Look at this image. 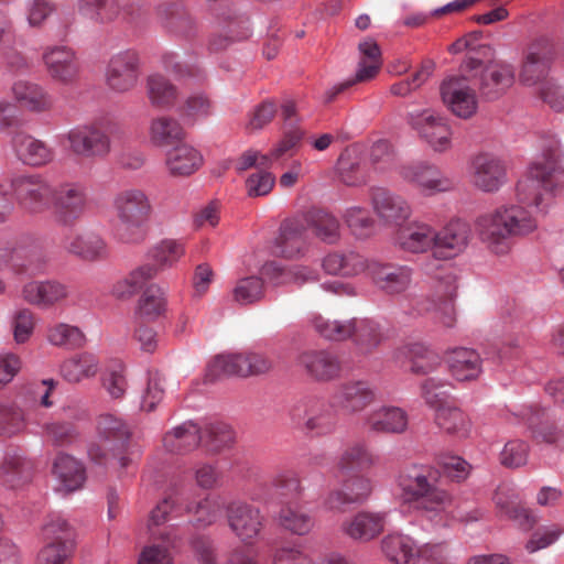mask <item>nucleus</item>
I'll return each instance as SVG.
<instances>
[{
    "mask_svg": "<svg viewBox=\"0 0 564 564\" xmlns=\"http://www.w3.org/2000/svg\"><path fill=\"white\" fill-rule=\"evenodd\" d=\"M46 338L53 346L67 350L83 348L86 344V336L77 326L58 323L47 328Z\"/></svg>",
    "mask_w": 564,
    "mask_h": 564,
    "instance_id": "53",
    "label": "nucleus"
},
{
    "mask_svg": "<svg viewBox=\"0 0 564 564\" xmlns=\"http://www.w3.org/2000/svg\"><path fill=\"white\" fill-rule=\"evenodd\" d=\"M350 338H352L358 351L364 355L371 354L384 339L383 330L379 323L370 318L349 319Z\"/></svg>",
    "mask_w": 564,
    "mask_h": 564,
    "instance_id": "35",
    "label": "nucleus"
},
{
    "mask_svg": "<svg viewBox=\"0 0 564 564\" xmlns=\"http://www.w3.org/2000/svg\"><path fill=\"white\" fill-rule=\"evenodd\" d=\"M451 375L458 381H471L482 371V359L473 348L456 347L446 352Z\"/></svg>",
    "mask_w": 564,
    "mask_h": 564,
    "instance_id": "31",
    "label": "nucleus"
},
{
    "mask_svg": "<svg viewBox=\"0 0 564 564\" xmlns=\"http://www.w3.org/2000/svg\"><path fill=\"white\" fill-rule=\"evenodd\" d=\"M263 280L259 276L240 279L234 291V300L240 305H249L259 302L263 297Z\"/></svg>",
    "mask_w": 564,
    "mask_h": 564,
    "instance_id": "63",
    "label": "nucleus"
},
{
    "mask_svg": "<svg viewBox=\"0 0 564 564\" xmlns=\"http://www.w3.org/2000/svg\"><path fill=\"white\" fill-rule=\"evenodd\" d=\"M202 437V427L189 420L166 432L163 437V445L171 453L186 454L200 444Z\"/></svg>",
    "mask_w": 564,
    "mask_h": 564,
    "instance_id": "33",
    "label": "nucleus"
},
{
    "mask_svg": "<svg viewBox=\"0 0 564 564\" xmlns=\"http://www.w3.org/2000/svg\"><path fill=\"white\" fill-rule=\"evenodd\" d=\"M62 243L68 253L84 261H99L108 256L105 240L91 231L68 235L63 239Z\"/></svg>",
    "mask_w": 564,
    "mask_h": 564,
    "instance_id": "30",
    "label": "nucleus"
},
{
    "mask_svg": "<svg viewBox=\"0 0 564 564\" xmlns=\"http://www.w3.org/2000/svg\"><path fill=\"white\" fill-rule=\"evenodd\" d=\"M365 261L357 252H333L323 259L322 265L328 274L354 276L365 271Z\"/></svg>",
    "mask_w": 564,
    "mask_h": 564,
    "instance_id": "48",
    "label": "nucleus"
},
{
    "mask_svg": "<svg viewBox=\"0 0 564 564\" xmlns=\"http://www.w3.org/2000/svg\"><path fill=\"white\" fill-rule=\"evenodd\" d=\"M123 0H78L79 12L105 23L120 18Z\"/></svg>",
    "mask_w": 564,
    "mask_h": 564,
    "instance_id": "54",
    "label": "nucleus"
},
{
    "mask_svg": "<svg viewBox=\"0 0 564 564\" xmlns=\"http://www.w3.org/2000/svg\"><path fill=\"white\" fill-rule=\"evenodd\" d=\"M155 14L162 29L172 37L192 43L199 36L197 19L183 4L161 3L155 8Z\"/></svg>",
    "mask_w": 564,
    "mask_h": 564,
    "instance_id": "13",
    "label": "nucleus"
},
{
    "mask_svg": "<svg viewBox=\"0 0 564 564\" xmlns=\"http://www.w3.org/2000/svg\"><path fill=\"white\" fill-rule=\"evenodd\" d=\"M381 549L387 558L395 564H409L420 552L412 538L400 533L384 536Z\"/></svg>",
    "mask_w": 564,
    "mask_h": 564,
    "instance_id": "46",
    "label": "nucleus"
},
{
    "mask_svg": "<svg viewBox=\"0 0 564 564\" xmlns=\"http://www.w3.org/2000/svg\"><path fill=\"white\" fill-rule=\"evenodd\" d=\"M474 184L484 192H495L506 182V166L489 153H480L473 160Z\"/></svg>",
    "mask_w": 564,
    "mask_h": 564,
    "instance_id": "28",
    "label": "nucleus"
},
{
    "mask_svg": "<svg viewBox=\"0 0 564 564\" xmlns=\"http://www.w3.org/2000/svg\"><path fill=\"white\" fill-rule=\"evenodd\" d=\"M344 218L351 234L357 238H367L375 230V220L364 207L347 208Z\"/></svg>",
    "mask_w": 564,
    "mask_h": 564,
    "instance_id": "64",
    "label": "nucleus"
},
{
    "mask_svg": "<svg viewBox=\"0 0 564 564\" xmlns=\"http://www.w3.org/2000/svg\"><path fill=\"white\" fill-rule=\"evenodd\" d=\"M435 422L448 434L465 436L468 432V420L464 412L456 406H440L435 413Z\"/></svg>",
    "mask_w": 564,
    "mask_h": 564,
    "instance_id": "59",
    "label": "nucleus"
},
{
    "mask_svg": "<svg viewBox=\"0 0 564 564\" xmlns=\"http://www.w3.org/2000/svg\"><path fill=\"white\" fill-rule=\"evenodd\" d=\"M42 535L46 543H56L62 546L74 544V534L68 522L59 516H52L42 528Z\"/></svg>",
    "mask_w": 564,
    "mask_h": 564,
    "instance_id": "60",
    "label": "nucleus"
},
{
    "mask_svg": "<svg viewBox=\"0 0 564 564\" xmlns=\"http://www.w3.org/2000/svg\"><path fill=\"white\" fill-rule=\"evenodd\" d=\"M305 225L318 240L334 245L340 238V224L336 216L321 208H312L304 215Z\"/></svg>",
    "mask_w": 564,
    "mask_h": 564,
    "instance_id": "36",
    "label": "nucleus"
},
{
    "mask_svg": "<svg viewBox=\"0 0 564 564\" xmlns=\"http://www.w3.org/2000/svg\"><path fill=\"white\" fill-rule=\"evenodd\" d=\"M343 479V489L329 492L325 506L329 510L344 512L347 507L365 501L371 491L370 480L357 474Z\"/></svg>",
    "mask_w": 564,
    "mask_h": 564,
    "instance_id": "26",
    "label": "nucleus"
},
{
    "mask_svg": "<svg viewBox=\"0 0 564 564\" xmlns=\"http://www.w3.org/2000/svg\"><path fill=\"white\" fill-rule=\"evenodd\" d=\"M227 517L230 529L243 542H251L256 539L263 525L260 510L240 501L228 505Z\"/></svg>",
    "mask_w": 564,
    "mask_h": 564,
    "instance_id": "23",
    "label": "nucleus"
},
{
    "mask_svg": "<svg viewBox=\"0 0 564 564\" xmlns=\"http://www.w3.org/2000/svg\"><path fill=\"white\" fill-rule=\"evenodd\" d=\"M305 225L296 218L285 219L280 226L276 238L279 253L288 259L301 256L305 249Z\"/></svg>",
    "mask_w": 564,
    "mask_h": 564,
    "instance_id": "34",
    "label": "nucleus"
},
{
    "mask_svg": "<svg viewBox=\"0 0 564 564\" xmlns=\"http://www.w3.org/2000/svg\"><path fill=\"white\" fill-rule=\"evenodd\" d=\"M245 364V354L218 355L207 366L205 382L214 383L221 378L231 376L246 377L248 368Z\"/></svg>",
    "mask_w": 564,
    "mask_h": 564,
    "instance_id": "43",
    "label": "nucleus"
},
{
    "mask_svg": "<svg viewBox=\"0 0 564 564\" xmlns=\"http://www.w3.org/2000/svg\"><path fill=\"white\" fill-rule=\"evenodd\" d=\"M463 73L479 70L478 90L480 96L488 101H494L503 96L512 87L516 80L514 67L505 62H489L485 64L477 56H467L460 65Z\"/></svg>",
    "mask_w": 564,
    "mask_h": 564,
    "instance_id": "7",
    "label": "nucleus"
},
{
    "mask_svg": "<svg viewBox=\"0 0 564 564\" xmlns=\"http://www.w3.org/2000/svg\"><path fill=\"white\" fill-rule=\"evenodd\" d=\"M435 63L432 59L422 62L421 67L411 77L394 83L390 87V93L394 96L405 97L420 88L433 74Z\"/></svg>",
    "mask_w": 564,
    "mask_h": 564,
    "instance_id": "62",
    "label": "nucleus"
},
{
    "mask_svg": "<svg viewBox=\"0 0 564 564\" xmlns=\"http://www.w3.org/2000/svg\"><path fill=\"white\" fill-rule=\"evenodd\" d=\"M552 64V51L546 41L532 43L523 61L519 79L525 86H541L549 80L547 75ZM552 80V78H550Z\"/></svg>",
    "mask_w": 564,
    "mask_h": 564,
    "instance_id": "21",
    "label": "nucleus"
},
{
    "mask_svg": "<svg viewBox=\"0 0 564 564\" xmlns=\"http://www.w3.org/2000/svg\"><path fill=\"white\" fill-rule=\"evenodd\" d=\"M11 143L18 159L26 165L43 166L54 158L53 150L45 142L26 133H15Z\"/></svg>",
    "mask_w": 564,
    "mask_h": 564,
    "instance_id": "32",
    "label": "nucleus"
},
{
    "mask_svg": "<svg viewBox=\"0 0 564 564\" xmlns=\"http://www.w3.org/2000/svg\"><path fill=\"white\" fill-rule=\"evenodd\" d=\"M184 137L181 124L172 118L161 117L152 121L151 140L156 145H173Z\"/></svg>",
    "mask_w": 564,
    "mask_h": 564,
    "instance_id": "58",
    "label": "nucleus"
},
{
    "mask_svg": "<svg viewBox=\"0 0 564 564\" xmlns=\"http://www.w3.org/2000/svg\"><path fill=\"white\" fill-rule=\"evenodd\" d=\"M53 474L68 492L80 489L86 481L84 465L73 456L59 453L53 464Z\"/></svg>",
    "mask_w": 564,
    "mask_h": 564,
    "instance_id": "37",
    "label": "nucleus"
},
{
    "mask_svg": "<svg viewBox=\"0 0 564 564\" xmlns=\"http://www.w3.org/2000/svg\"><path fill=\"white\" fill-rule=\"evenodd\" d=\"M98 371V360L95 355L83 352L69 359H66L61 365V375L63 378L72 383H77L80 380L94 377Z\"/></svg>",
    "mask_w": 564,
    "mask_h": 564,
    "instance_id": "50",
    "label": "nucleus"
},
{
    "mask_svg": "<svg viewBox=\"0 0 564 564\" xmlns=\"http://www.w3.org/2000/svg\"><path fill=\"white\" fill-rule=\"evenodd\" d=\"M149 97L158 107H170L174 104L176 87L162 75H152L148 78Z\"/></svg>",
    "mask_w": 564,
    "mask_h": 564,
    "instance_id": "61",
    "label": "nucleus"
},
{
    "mask_svg": "<svg viewBox=\"0 0 564 564\" xmlns=\"http://www.w3.org/2000/svg\"><path fill=\"white\" fill-rule=\"evenodd\" d=\"M97 431L100 442L111 452L119 468H128L132 464V433L127 423L112 414H101L97 421Z\"/></svg>",
    "mask_w": 564,
    "mask_h": 564,
    "instance_id": "10",
    "label": "nucleus"
},
{
    "mask_svg": "<svg viewBox=\"0 0 564 564\" xmlns=\"http://www.w3.org/2000/svg\"><path fill=\"white\" fill-rule=\"evenodd\" d=\"M200 444L209 452H219L234 443V431L227 423L213 422L202 429Z\"/></svg>",
    "mask_w": 564,
    "mask_h": 564,
    "instance_id": "57",
    "label": "nucleus"
},
{
    "mask_svg": "<svg viewBox=\"0 0 564 564\" xmlns=\"http://www.w3.org/2000/svg\"><path fill=\"white\" fill-rule=\"evenodd\" d=\"M280 525L293 534L305 535L313 525V518L297 505L283 506L279 513Z\"/></svg>",
    "mask_w": 564,
    "mask_h": 564,
    "instance_id": "55",
    "label": "nucleus"
},
{
    "mask_svg": "<svg viewBox=\"0 0 564 564\" xmlns=\"http://www.w3.org/2000/svg\"><path fill=\"white\" fill-rule=\"evenodd\" d=\"M520 423L528 425L532 437L538 442L547 444H564V431L560 430L555 423L550 421L545 409L538 406H525L521 410Z\"/></svg>",
    "mask_w": 564,
    "mask_h": 564,
    "instance_id": "27",
    "label": "nucleus"
},
{
    "mask_svg": "<svg viewBox=\"0 0 564 564\" xmlns=\"http://www.w3.org/2000/svg\"><path fill=\"white\" fill-rule=\"evenodd\" d=\"M47 74L55 83L70 86L80 75L82 65L76 52L65 45L48 46L43 52Z\"/></svg>",
    "mask_w": 564,
    "mask_h": 564,
    "instance_id": "17",
    "label": "nucleus"
},
{
    "mask_svg": "<svg viewBox=\"0 0 564 564\" xmlns=\"http://www.w3.org/2000/svg\"><path fill=\"white\" fill-rule=\"evenodd\" d=\"M10 186L19 207L25 213L42 214L51 208L53 186L43 175H17Z\"/></svg>",
    "mask_w": 564,
    "mask_h": 564,
    "instance_id": "8",
    "label": "nucleus"
},
{
    "mask_svg": "<svg viewBox=\"0 0 564 564\" xmlns=\"http://www.w3.org/2000/svg\"><path fill=\"white\" fill-rule=\"evenodd\" d=\"M69 149L83 158L104 156L110 150L109 137L98 128L78 126L67 133Z\"/></svg>",
    "mask_w": 564,
    "mask_h": 564,
    "instance_id": "22",
    "label": "nucleus"
},
{
    "mask_svg": "<svg viewBox=\"0 0 564 564\" xmlns=\"http://www.w3.org/2000/svg\"><path fill=\"white\" fill-rule=\"evenodd\" d=\"M440 91L443 102L455 116L468 119L476 113L478 108L477 97L465 76L443 80Z\"/></svg>",
    "mask_w": 564,
    "mask_h": 564,
    "instance_id": "18",
    "label": "nucleus"
},
{
    "mask_svg": "<svg viewBox=\"0 0 564 564\" xmlns=\"http://www.w3.org/2000/svg\"><path fill=\"white\" fill-rule=\"evenodd\" d=\"M51 206L58 225L73 227L87 207L85 186L79 183H62L53 187Z\"/></svg>",
    "mask_w": 564,
    "mask_h": 564,
    "instance_id": "11",
    "label": "nucleus"
},
{
    "mask_svg": "<svg viewBox=\"0 0 564 564\" xmlns=\"http://www.w3.org/2000/svg\"><path fill=\"white\" fill-rule=\"evenodd\" d=\"M411 180L427 194L446 192L453 187V182L433 165H417L413 167Z\"/></svg>",
    "mask_w": 564,
    "mask_h": 564,
    "instance_id": "51",
    "label": "nucleus"
},
{
    "mask_svg": "<svg viewBox=\"0 0 564 564\" xmlns=\"http://www.w3.org/2000/svg\"><path fill=\"white\" fill-rule=\"evenodd\" d=\"M371 202L375 212L387 224L401 225L411 214L409 204L387 188L375 187L371 189Z\"/></svg>",
    "mask_w": 564,
    "mask_h": 564,
    "instance_id": "29",
    "label": "nucleus"
},
{
    "mask_svg": "<svg viewBox=\"0 0 564 564\" xmlns=\"http://www.w3.org/2000/svg\"><path fill=\"white\" fill-rule=\"evenodd\" d=\"M297 365L313 380L328 382L341 372V361L337 354L327 349H312L301 352Z\"/></svg>",
    "mask_w": 564,
    "mask_h": 564,
    "instance_id": "19",
    "label": "nucleus"
},
{
    "mask_svg": "<svg viewBox=\"0 0 564 564\" xmlns=\"http://www.w3.org/2000/svg\"><path fill=\"white\" fill-rule=\"evenodd\" d=\"M214 15L220 28L208 35L206 47L209 54L221 53L251 36L250 19L247 14L227 9Z\"/></svg>",
    "mask_w": 564,
    "mask_h": 564,
    "instance_id": "9",
    "label": "nucleus"
},
{
    "mask_svg": "<svg viewBox=\"0 0 564 564\" xmlns=\"http://www.w3.org/2000/svg\"><path fill=\"white\" fill-rule=\"evenodd\" d=\"M365 271L372 284L388 295L405 292L411 282L413 271L408 265L392 262L365 261Z\"/></svg>",
    "mask_w": 564,
    "mask_h": 564,
    "instance_id": "14",
    "label": "nucleus"
},
{
    "mask_svg": "<svg viewBox=\"0 0 564 564\" xmlns=\"http://www.w3.org/2000/svg\"><path fill=\"white\" fill-rule=\"evenodd\" d=\"M369 429L378 433H402L408 426L406 413L397 406H383L367 417Z\"/></svg>",
    "mask_w": 564,
    "mask_h": 564,
    "instance_id": "45",
    "label": "nucleus"
},
{
    "mask_svg": "<svg viewBox=\"0 0 564 564\" xmlns=\"http://www.w3.org/2000/svg\"><path fill=\"white\" fill-rule=\"evenodd\" d=\"M224 502L217 496H206L198 501L186 505V513L192 516V523L196 528H206L220 517Z\"/></svg>",
    "mask_w": 564,
    "mask_h": 564,
    "instance_id": "49",
    "label": "nucleus"
},
{
    "mask_svg": "<svg viewBox=\"0 0 564 564\" xmlns=\"http://www.w3.org/2000/svg\"><path fill=\"white\" fill-rule=\"evenodd\" d=\"M26 302L37 306H50L67 295L66 286L57 281H32L22 290Z\"/></svg>",
    "mask_w": 564,
    "mask_h": 564,
    "instance_id": "39",
    "label": "nucleus"
},
{
    "mask_svg": "<svg viewBox=\"0 0 564 564\" xmlns=\"http://www.w3.org/2000/svg\"><path fill=\"white\" fill-rule=\"evenodd\" d=\"M384 528V514L359 512L343 524L344 532L354 540L369 541Z\"/></svg>",
    "mask_w": 564,
    "mask_h": 564,
    "instance_id": "41",
    "label": "nucleus"
},
{
    "mask_svg": "<svg viewBox=\"0 0 564 564\" xmlns=\"http://www.w3.org/2000/svg\"><path fill=\"white\" fill-rule=\"evenodd\" d=\"M185 253L183 243L176 240H162L154 246L149 257L154 263L140 265L113 286L117 297H129L139 292L160 270L173 267Z\"/></svg>",
    "mask_w": 564,
    "mask_h": 564,
    "instance_id": "5",
    "label": "nucleus"
},
{
    "mask_svg": "<svg viewBox=\"0 0 564 564\" xmlns=\"http://www.w3.org/2000/svg\"><path fill=\"white\" fill-rule=\"evenodd\" d=\"M203 163L200 153L191 145L178 144L167 152L166 165L174 176H186L194 173Z\"/></svg>",
    "mask_w": 564,
    "mask_h": 564,
    "instance_id": "44",
    "label": "nucleus"
},
{
    "mask_svg": "<svg viewBox=\"0 0 564 564\" xmlns=\"http://www.w3.org/2000/svg\"><path fill=\"white\" fill-rule=\"evenodd\" d=\"M375 390L368 381L351 380L340 384L333 394V405L346 413H357L375 400Z\"/></svg>",
    "mask_w": 564,
    "mask_h": 564,
    "instance_id": "25",
    "label": "nucleus"
},
{
    "mask_svg": "<svg viewBox=\"0 0 564 564\" xmlns=\"http://www.w3.org/2000/svg\"><path fill=\"white\" fill-rule=\"evenodd\" d=\"M33 465L19 453H8L0 467V480L10 488H18L31 480Z\"/></svg>",
    "mask_w": 564,
    "mask_h": 564,
    "instance_id": "42",
    "label": "nucleus"
},
{
    "mask_svg": "<svg viewBox=\"0 0 564 564\" xmlns=\"http://www.w3.org/2000/svg\"><path fill=\"white\" fill-rule=\"evenodd\" d=\"M438 271L435 274L434 297L429 300L426 311H433L436 323L444 327L452 328L456 323L454 300L456 297V275L451 268L444 265L435 267Z\"/></svg>",
    "mask_w": 564,
    "mask_h": 564,
    "instance_id": "12",
    "label": "nucleus"
},
{
    "mask_svg": "<svg viewBox=\"0 0 564 564\" xmlns=\"http://www.w3.org/2000/svg\"><path fill=\"white\" fill-rule=\"evenodd\" d=\"M44 261L36 248L17 247L15 242L0 239V271L12 267L17 272L37 273Z\"/></svg>",
    "mask_w": 564,
    "mask_h": 564,
    "instance_id": "24",
    "label": "nucleus"
},
{
    "mask_svg": "<svg viewBox=\"0 0 564 564\" xmlns=\"http://www.w3.org/2000/svg\"><path fill=\"white\" fill-rule=\"evenodd\" d=\"M375 464V457L364 443H354L347 446L340 455L337 464L343 477L370 468Z\"/></svg>",
    "mask_w": 564,
    "mask_h": 564,
    "instance_id": "47",
    "label": "nucleus"
},
{
    "mask_svg": "<svg viewBox=\"0 0 564 564\" xmlns=\"http://www.w3.org/2000/svg\"><path fill=\"white\" fill-rule=\"evenodd\" d=\"M139 75V52L128 48L110 57L106 68V83L110 89L126 93L137 85Z\"/></svg>",
    "mask_w": 564,
    "mask_h": 564,
    "instance_id": "16",
    "label": "nucleus"
},
{
    "mask_svg": "<svg viewBox=\"0 0 564 564\" xmlns=\"http://www.w3.org/2000/svg\"><path fill=\"white\" fill-rule=\"evenodd\" d=\"M406 121L434 151L443 152L449 149L451 129L445 118L435 111L425 109L408 112Z\"/></svg>",
    "mask_w": 564,
    "mask_h": 564,
    "instance_id": "15",
    "label": "nucleus"
},
{
    "mask_svg": "<svg viewBox=\"0 0 564 564\" xmlns=\"http://www.w3.org/2000/svg\"><path fill=\"white\" fill-rule=\"evenodd\" d=\"M435 238V230L431 226L415 224L399 231L397 243L404 251L419 253L434 249Z\"/></svg>",
    "mask_w": 564,
    "mask_h": 564,
    "instance_id": "40",
    "label": "nucleus"
},
{
    "mask_svg": "<svg viewBox=\"0 0 564 564\" xmlns=\"http://www.w3.org/2000/svg\"><path fill=\"white\" fill-rule=\"evenodd\" d=\"M435 237L433 258L448 260L465 250L470 237V227L464 220H452L442 230L435 231Z\"/></svg>",
    "mask_w": 564,
    "mask_h": 564,
    "instance_id": "20",
    "label": "nucleus"
},
{
    "mask_svg": "<svg viewBox=\"0 0 564 564\" xmlns=\"http://www.w3.org/2000/svg\"><path fill=\"white\" fill-rule=\"evenodd\" d=\"M441 471L429 464L404 466L398 476V486L404 502L421 518L434 525H446L452 495L440 486Z\"/></svg>",
    "mask_w": 564,
    "mask_h": 564,
    "instance_id": "1",
    "label": "nucleus"
},
{
    "mask_svg": "<svg viewBox=\"0 0 564 564\" xmlns=\"http://www.w3.org/2000/svg\"><path fill=\"white\" fill-rule=\"evenodd\" d=\"M115 208L119 219L115 237L124 243L141 242L145 236L143 225L151 212L147 194L139 188L123 189L115 198Z\"/></svg>",
    "mask_w": 564,
    "mask_h": 564,
    "instance_id": "4",
    "label": "nucleus"
},
{
    "mask_svg": "<svg viewBox=\"0 0 564 564\" xmlns=\"http://www.w3.org/2000/svg\"><path fill=\"white\" fill-rule=\"evenodd\" d=\"M15 99L33 112H44L52 109L54 99L42 86L29 82H17L12 87Z\"/></svg>",
    "mask_w": 564,
    "mask_h": 564,
    "instance_id": "38",
    "label": "nucleus"
},
{
    "mask_svg": "<svg viewBox=\"0 0 564 564\" xmlns=\"http://www.w3.org/2000/svg\"><path fill=\"white\" fill-rule=\"evenodd\" d=\"M561 152L551 147L544 163H533L525 178L517 184L520 203L542 209L544 194L557 195L564 188V170L560 166Z\"/></svg>",
    "mask_w": 564,
    "mask_h": 564,
    "instance_id": "3",
    "label": "nucleus"
},
{
    "mask_svg": "<svg viewBox=\"0 0 564 564\" xmlns=\"http://www.w3.org/2000/svg\"><path fill=\"white\" fill-rule=\"evenodd\" d=\"M402 354L412 361L411 370L416 375H427L441 364L440 356L422 343H411L402 348Z\"/></svg>",
    "mask_w": 564,
    "mask_h": 564,
    "instance_id": "52",
    "label": "nucleus"
},
{
    "mask_svg": "<svg viewBox=\"0 0 564 564\" xmlns=\"http://www.w3.org/2000/svg\"><path fill=\"white\" fill-rule=\"evenodd\" d=\"M333 403L316 397H304L289 410L290 424L305 435L323 436L335 431L337 417Z\"/></svg>",
    "mask_w": 564,
    "mask_h": 564,
    "instance_id": "6",
    "label": "nucleus"
},
{
    "mask_svg": "<svg viewBox=\"0 0 564 564\" xmlns=\"http://www.w3.org/2000/svg\"><path fill=\"white\" fill-rule=\"evenodd\" d=\"M165 307L166 297L164 290L158 284L147 286L139 300V315L148 321H154L165 312Z\"/></svg>",
    "mask_w": 564,
    "mask_h": 564,
    "instance_id": "56",
    "label": "nucleus"
},
{
    "mask_svg": "<svg viewBox=\"0 0 564 564\" xmlns=\"http://www.w3.org/2000/svg\"><path fill=\"white\" fill-rule=\"evenodd\" d=\"M536 220L523 206L510 205L478 217L476 229L484 243L496 254H506L513 237L534 231Z\"/></svg>",
    "mask_w": 564,
    "mask_h": 564,
    "instance_id": "2",
    "label": "nucleus"
}]
</instances>
